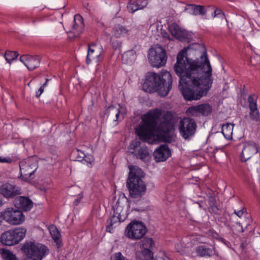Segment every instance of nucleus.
<instances>
[{
  "label": "nucleus",
  "mask_w": 260,
  "mask_h": 260,
  "mask_svg": "<svg viewBox=\"0 0 260 260\" xmlns=\"http://www.w3.org/2000/svg\"><path fill=\"white\" fill-rule=\"evenodd\" d=\"M172 78L171 74L167 71H162L158 74L151 73L147 76V81L143 88L147 92L157 91L161 96L167 95L172 88Z\"/></svg>",
  "instance_id": "obj_3"
},
{
  "label": "nucleus",
  "mask_w": 260,
  "mask_h": 260,
  "mask_svg": "<svg viewBox=\"0 0 260 260\" xmlns=\"http://www.w3.org/2000/svg\"><path fill=\"white\" fill-rule=\"evenodd\" d=\"M254 116L256 117L257 118H253V116H252L251 115V112H250V117H251V119H252L253 120H254L255 121H259V119H260V114H259V113H258V115L257 116L256 115V113H254Z\"/></svg>",
  "instance_id": "obj_51"
},
{
  "label": "nucleus",
  "mask_w": 260,
  "mask_h": 260,
  "mask_svg": "<svg viewBox=\"0 0 260 260\" xmlns=\"http://www.w3.org/2000/svg\"><path fill=\"white\" fill-rule=\"evenodd\" d=\"M0 193L7 199H12L21 194L20 187L9 183L0 186Z\"/></svg>",
  "instance_id": "obj_13"
},
{
  "label": "nucleus",
  "mask_w": 260,
  "mask_h": 260,
  "mask_svg": "<svg viewBox=\"0 0 260 260\" xmlns=\"http://www.w3.org/2000/svg\"><path fill=\"white\" fill-rule=\"evenodd\" d=\"M171 154V150L166 144L161 145L153 152V156L156 162L165 161Z\"/></svg>",
  "instance_id": "obj_16"
},
{
  "label": "nucleus",
  "mask_w": 260,
  "mask_h": 260,
  "mask_svg": "<svg viewBox=\"0 0 260 260\" xmlns=\"http://www.w3.org/2000/svg\"><path fill=\"white\" fill-rule=\"evenodd\" d=\"M79 200H76L75 201V204L76 205H77L79 203Z\"/></svg>",
  "instance_id": "obj_55"
},
{
  "label": "nucleus",
  "mask_w": 260,
  "mask_h": 260,
  "mask_svg": "<svg viewBox=\"0 0 260 260\" xmlns=\"http://www.w3.org/2000/svg\"><path fill=\"white\" fill-rule=\"evenodd\" d=\"M20 60L23 63L29 70H34L37 68L40 62L38 57H34L28 55H23L20 56Z\"/></svg>",
  "instance_id": "obj_18"
},
{
  "label": "nucleus",
  "mask_w": 260,
  "mask_h": 260,
  "mask_svg": "<svg viewBox=\"0 0 260 260\" xmlns=\"http://www.w3.org/2000/svg\"><path fill=\"white\" fill-rule=\"evenodd\" d=\"M21 249L26 256L24 260H42L49 252L45 245L31 241L26 242Z\"/></svg>",
  "instance_id": "obj_6"
},
{
  "label": "nucleus",
  "mask_w": 260,
  "mask_h": 260,
  "mask_svg": "<svg viewBox=\"0 0 260 260\" xmlns=\"http://www.w3.org/2000/svg\"><path fill=\"white\" fill-rule=\"evenodd\" d=\"M181 136L185 140H189L194 135V131H180Z\"/></svg>",
  "instance_id": "obj_39"
},
{
  "label": "nucleus",
  "mask_w": 260,
  "mask_h": 260,
  "mask_svg": "<svg viewBox=\"0 0 260 260\" xmlns=\"http://www.w3.org/2000/svg\"><path fill=\"white\" fill-rule=\"evenodd\" d=\"M213 17H222L223 16V13L222 11L220 9H216L214 10L213 14H212Z\"/></svg>",
  "instance_id": "obj_46"
},
{
  "label": "nucleus",
  "mask_w": 260,
  "mask_h": 260,
  "mask_svg": "<svg viewBox=\"0 0 260 260\" xmlns=\"http://www.w3.org/2000/svg\"><path fill=\"white\" fill-rule=\"evenodd\" d=\"M43 20L41 17H36L32 19L31 22L33 24H36V23L38 22L42 21Z\"/></svg>",
  "instance_id": "obj_49"
},
{
  "label": "nucleus",
  "mask_w": 260,
  "mask_h": 260,
  "mask_svg": "<svg viewBox=\"0 0 260 260\" xmlns=\"http://www.w3.org/2000/svg\"><path fill=\"white\" fill-rule=\"evenodd\" d=\"M142 248H152L154 245V242L152 238L146 237L142 241Z\"/></svg>",
  "instance_id": "obj_36"
},
{
  "label": "nucleus",
  "mask_w": 260,
  "mask_h": 260,
  "mask_svg": "<svg viewBox=\"0 0 260 260\" xmlns=\"http://www.w3.org/2000/svg\"><path fill=\"white\" fill-rule=\"evenodd\" d=\"M169 31L173 36L178 40H182L187 38V34L186 31L182 29L175 23H173L169 26Z\"/></svg>",
  "instance_id": "obj_22"
},
{
  "label": "nucleus",
  "mask_w": 260,
  "mask_h": 260,
  "mask_svg": "<svg viewBox=\"0 0 260 260\" xmlns=\"http://www.w3.org/2000/svg\"><path fill=\"white\" fill-rule=\"evenodd\" d=\"M234 124L231 123H226L221 125V130H233Z\"/></svg>",
  "instance_id": "obj_45"
},
{
  "label": "nucleus",
  "mask_w": 260,
  "mask_h": 260,
  "mask_svg": "<svg viewBox=\"0 0 260 260\" xmlns=\"http://www.w3.org/2000/svg\"><path fill=\"white\" fill-rule=\"evenodd\" d=\"M108 117L114 121H120L124 118V114L121 113L120 106L115 107L110 106L108 109Z\"/></svg>",
  "instance_id": "obj_23"
},
{
  "label": "nucleus",
  "mask_w": 260,
  "mask_h": 260,
  "mask_svg": "<svg viewBox=\"0 0 260 260\" xmlns=\"http://www.w3.org/2000/svg\"><path fill=\"white\" fill-rule=\"evenodd\" d=\"M148 57L151 66L157 68L164 66L167 60L165 49L159 45H156L149 49Z\"/></svg>",
  "instance_id": "obj_7"
},
{
  "label": "nucleus",
  "mask_w": 260,
  "mask_h": 260,
  "mask_svg": "<svg viewBox=\"0 0 260 260\" xmlns=\"http://www.w3.org/2000/svg\"><path fill=\"white\" fill-rule=\"evenodd\" d=\"M111 260H125V258L122 255L120 252H117L111 257Z\"/></svg>",
  "instance_id": "obj_43"
},
{
  "label": "nucleus",
  "mask_w": 260,
  "mask_h": 260,
  "mask_svg": "<svg viewBox=\"0 0 260 260\" xmlns=\"http://www.w3.org/2000/svg\"><path fill=\"white\" fill-rule=\"evenodd\" d=\"M12 160L11 158H2L1 157H0V162L11 163V162H12Z\"/></svg>",
  "instance_id": "obj_48"
},
{
  "label": "nucleus",
  "mask_w": 260,
  "mask_h": 260,
  "mask_svg": "<svg viewBox=\"0 0 260 260\" xmlns=\"http://www.w3.org/2000/svg\"><path fill=\"white\" fill-rule=\"evenodd\" d=\"M84 28L83 19L79 14H76L74 16L73 24L69 34H72L75 37H77L83 32Z\"/></svg>",
  "instance_id": "obj_15"
},
{
  "label": "nucleus",
  "mask_w": 260,
  "mask_h": 260,
  "mask_svg": "<svg viewBox=\"0 0 260 260\" xmlns=\"http://www.w3.org/2000/svg\"><path fill=\"white\" fill-rule=\"evenodd\" d=\"M44 88L43 87L41 86L40 88L38 90V92H40V93H42L44 92Z\"/></svg>",
  "instance_id": "obj_53"
},
{
  "label": "nucleus",
  "mask_w": 260,
  "mask_h": 260,
  "mask_svg": "<svg viewBox=\"0 0 260 260\" xmlns=\"http://www.w3.org/2000/svg\"><path fill=\"white\" fill-rule=\"evenodd\" d=\"M142 253L144 255H145L146 258H150L152 257V253L150 250L151 248L145 249L143 248Z\"/></svg>",
  "instance_id": "obj_44"
},
{
  "label": "nucleus",
  "mask_w": 260,
  "mask_h": 260,
  "mask_svg": "<svg viewBox=\"0 0 260 260\" xmlns=\"http://www.w3.org/2000/svg\"><path fill=\"white\" fill-rule=\"evenodd\" d=\"M2 216L4 220L14 225L20 224L25 219L24 216L21 211L13 208H7L2 213Z\"/></svg>",
  "instance_id": "obj_10"
},
{
  "label": "nucleus",
  "mask_w": 260,
  "mask_h": 260,
  "mask_svg": "<svg viewBox=\"0 0 260 260\" xmlns=\"http://www.w3.org/2000/svg\"><path fill=\"white\" fill-rule=\"evenodd\" d=\"M41 189L42 190H43V191H45V188H41Z\"/></svg>",
  "instance_id": "obj_56"
},
{
  "label": "nucleus",
  "mask_w": 260,
  "mask_h": 260,
  "mask_svg": "<svg viewBox=\"0 0 260 260\" xmlns=\"http://www.w3.org/2000/svg\"><path fill=\"white\" fill-rule=\"evenodd\" d=\"M84 160L90 164H91L93 161V156L90 155L89 157L85 156Z\"/></svg>",
  "instance_id": "obj_50"
},
{
  "label": "nucleus",
  "mask_w": 260,
  "mask_h": 260,
  "mask_svg": "<svg viewBox=\"0 0 260 260\" xmlns=\"http://www.w3.org/2000/svg\"><path fill=\"white\" fill-rule=\"evenodd\" d=\"M185 10L194 15H204L206 14L205 7L201 5H187L185 8Z\"/></svg>",
  "instance_id": "obj_25"
},
{
  "label": "nucleus",
  "mask_w": 260,
  "mask_h": 260,
  "mask_svg": "<svg viewBox=\"0 0 260 260\" xmlns=\"http://www.w3.org/2000/svg\"><path fill=\"white\" fill-rule=\"evenodd\" d=\"M139 139L143 141L153 144L164 142L171 143L175 141L174 131H135Z\"/></svg>",
  "instance_id": "obj_5"
},
{
  "label": "nucleus",
  "mask_w": 260,
  "mask_h": 260,
  "mask_svg": "<svg viewBox=\"0 0 260 260\" xmlns=\"http://www.w3.org/2000/svg\"><path fill=\"white\" fill-rule=\"evenodd\" d=\"M126 217H122L116 214V213L113 212V215L111 219L108 220V225L106 227V231L108 232L111 233V229L113 226L115 227V224L119 223L121 221H123Z\"/></svg>",
  "instance_id": "obj_26"
},
{
  "label": "nucleus",
  "mask_w": 260,
  "mask_h": 260,
  "mask_svg": "<svg viewBox=\"0 0 260 260\" xmlns=\"http://www.w3.org/2000/svg\"><path fill=\"white\" fill-rule=\"evenodd\" d=\"M189 47L177 54L174 69L180 77L179 87L186 101L198 100L207 95L213 83L212 70L206 52L200 58L187 57Z\"/></svg>",
  "instance_id": "obj_1"
},
{
  "label": "nucleus",
  "mask_w": 260,
  "mask_h": 260,
  "mask_svg": "<svg viewBox=\"0 0 260 260\" xmlns=\"http://www.w3.org/2000/svg\"><path fill=\"white\" fill-rule=\"evenodd\" d=\"M233 140L234 141L240 140L244 136L243 131H233Z\"/></svg>",
  "instance_id": "obj_40"
},
{
  "label": "nucleus",
  "mask_w": 260,
  "mask_h": 260,
  "mask_svg": "<svg viewBox=\"0 0 260 260\" xmlns=\"http://www.w3.org/2000/svg\"><path fill=\"white\" fill-rule=\"evenodd\" d=\"M196 123L190 118L184 117L179 122V130H196Z\"/></svg>",
  "instance_id": "obj_24"
},
{
  "label": "nucleus",
  "mask_w": 260,
  "mask_h": 260,
  "mask_svg": "<svg viewBox=\"0 0 260 260\" xmlns=\"http://www.w3.org/2000/svg\"><path fill=\"white\" fill-rule=\"evenodd\" d=\"M258 152L256 144L253 142H245L241 152V159L242 161H246Z\"/></svg>",
  "instance_id": "obj_14"
},
{
  "label": "nucleus",
  "mask_w": 260,
  "mask_h": 260,
  "mask_svg": "<svg viewBox=\"0 0 260 260\" xmlns=\"http://www.w3.org/2000/svg\"><path fill=\"white\" fill-rule=\"evenodd\" d=\"M197 252L201 256H211L214 252V248H209L205 246H200L197 248Z\"/></svg>",
  "instance_id": "obj_31"
},
{
  "label": "nucleus",
  "mask_w": 260,
  "mask_h": 260,
  "mask_svg": "<svg viewBox=\"0 0 260 260\" xmlns=\"http://www.w3.org/2000/svg\"><path fill=\"white\" fill-rule=\"evenodd\" d=\"M88 49L86 57V62L90 63L91 61H94L98 63L101 60V52L99 48L94 44H88Z\"/></svg>",
  "instance_id": "obj_17"
},
{
  "label": "nucleus",
  "mask_w": 260,
  "mask_h": 260,
  "mask_svg": "<svg viewBox=\"0 0 260 260\" xmlns=\"http://www.w3.org/2000/svg\"><path fill=\"white\" fill-rule=\"evenodd\" d=\"M234 214L235 215H236L239 218H241V217H243V216L245 215H244V212L242 210H238L237 211L235 210Z\"/></svg>",
  "instance_id": "obj_47"
},
{
  "label": "nucleus",
  "mask_w": 260,
  "mask_h": 260,
  "mask_svg": "<svg viewBox=\"0 0 260 260\" xmlns=\"http://www.w3.org/2000/svg\"><path fill=\"white\" fill-rule=\"evenodd\" d=\"M140 142L138 140L133 141L129 146L128 152L134 154L136 151L135 150L140 146Z\"/></svg>",
  "instance_id": "obj_37"
},
{
  "label": "nucleus",
  "mask_w": 260,
  "mask_h": 260,
  "mask_svg": "<svg viewBox=\"0 0 260 260\" xmlns=\"http://www.w3.org/2000/svg\"><path fill=\"white\" fill-rule=\"evenodd\" d=\"M5 254L6 258L7 260H18L16 256L9 250H6L5 252Z\"/></svg>",
  "instance_id": "obj_42"
},
{
  "label": "nucleus",
  "mask_w": 260,
  "mask_h": 260,
  "mask_svg": "<svg viewBox=\"0 0 260 260\" xmlns=\"http://www.w3.org/2000/svg\"><path fill=\"white\" fill-rule=\"evenodd\" d=\"M112 37L111 39V44L113 48L115 50L120 49L121 47V42Z\"/></svg>",
  "instance_id": "obj_38"
},
{
  "label": "nucleus",
  "mask_w": 260,
  "mask_h": 260,
  "mask_svg": "<svg viewBox=\"0 0 260 260\" xmlns=\"http://www.w3.org/2000/svg\"><path fill=\"white\" fill-rule=\"evenodd\" d=\"M233 131H220L221 134H222L227 140H233Z\"/></svg>",
  "instance_id": "obj_41"
},
{
  "label": "nucleus",
  "mask_w": 260,
  "mask_h": 260,
  "mask_svg": "<svg viewBox=\"0 0 260 260\" xmlns=\"http://www.w3.org/2000/svg\"><path fill=\"white\" fill-rule=\"evenodd\" d=\"M212 111V107L209 104H202L189 107L186 113L192 116H208Z\"/></svg>",
  "instance_id": "obj_12"
},
{
  "label": "nucleus",
  "mask_w": 260,
  "mask_h": 260,
  "mask_svg": "<svg viewBox=\"0 0 260 260\" xmlns=\"http://www.w3.org/2000/svg\"><path fill=\"white\" fill-rule=\"evenodd\" d=\"M137 158H140L144 161H148L150 158V154L149 153L147 147H142L138 150V152L134 153Z\"/></svg>",
  "instance_id": "obj_30"
},
{
  "label": "nucleus",
  "mask_w": 260,
  "mask_h": 260,
  "mask_svg": "<svg viewBox=\"0 0 260 260\" xmlns=\"http://www.w3.org/2000/svg\"><path fill=\"white\" fill-rule=\"evenodd\" d=\"M209 198L210 212L217 213L218 211V209L216 206V202L215 197L210 195Z\"/></svg>",
  "instance_id": "obj_35"
},
{
  "label": "nucleus",
  "mask_w": 260,
  "mask_h": 260,
  "mask_svg": "<svg viewBox=\"0 0 260 260\" xmlns=\"http://www.w3.org/2000/svg\"><path fill=\"white\" fill-rule=\"evenodd\" d=\"M136 59V53L134 50L125 52L122 55V62L126 64L133 63Z\"/></svg>",
  "instance_id": "obj_27"
},
{
  "label": "nucleus",
  "mask_w": 260,
  "mask_h": 260,
  "mask_svg": "<svg viewBox=\"0 0 260 260\" xmlns=\"http://www.w3.org/2000/svg\"><path fill=\"white\" fill-rule=\"evenodd\" d=\"M127 204L124 199H118L116 204L113 206V212L116 214L126 217L127 216Z\"/></svg>",
  "instance_id": "obj_20"
},
{
  "label": "nucleus",
  "mask_w": 260,
  "mask_h": 260,
  "mask_svg": "<svg viewBox=\"0 0 260 260\" xmlns=\"http://www.w3.org/2000/svg\"><path fill=\"white\" fill-rule=\"evenodd\" d=\"M42 93H40V92H38V91L36 92V97L37 98H39L40 96V95H41Z\"/></svg>",
  "instance_id": "obj_54"
},
{
  "label": "nucleus",
  "mask_w": 260,
  "mask_h": 260,
  "mask_svg": "<svg viewBox=\"0 0 260 260\" xmlns=\"http://www.w3.org/2000/svg\"><path fill=\"white\" fill-rule=\"evenodd\" d=\"M128 30L120 25L114 26L112 31V36L115 38L124 37L128 35Z\"/></svg>",
  "instance_id": "obj_28"
},
{
  "label": "nucleus",
  "mask_w": 260,
  "mask_h": 260,
  "mask_svg": "<svg viewBox=\"0 0 260 260\" xmlns=\"http://www.w3.org/2000/svg\"><path fill=\"white\" fill-rule=\"evenodd\" d=\"M14 204L18 209L25 211L30 210L32 207V202L28 198L22 196L16 198L14 200Z\"/></svg>",
  "instance_id": "obj_19"
},
{
  "label": "nucleus",
  "mask_w": 260,
  "mask_h": 260,
  "mask_svg": "<svg viewBox=\"0 0 260 260\" xmlns=\"http://www.w3.org/2000/svg\"><path fill=\"white\" fill-rule=\"evenodd\" d=\"M48 229L52 239L56 243L57 248H59L60 244L61 243L60 234L56 226L53 225L49 226Z\"/></svg>",
  "instance_id": "obj_29"
},
{
  "label": "nucleus",
  "mask_w": 260,
  "mask_h": 260,
  "mask_svg": "<svg viewBox=\"0 0 260 260\" xmlns=\"http://www.w3.org/2000/svg\"><path fill=\"white\" fill-rule=\"evenodd\" d=\"M49 81V79H46V81L43 84L42 86H41L42 87H43V88H44L47 85V84H48V82Z\"/></svg>",
  "instance_id": "obj_52"
},
{
  "label": "nucleus",
  "mask_w": 260,
  "mask_h": 260,
  "mask_svg": "<svg viewBox=\"0 0 260 260\" xmlns=\"http://www.w3.org/2000/svg\"><path fill=\"white\" fill-rule=\"evenodd\" d=\"M176 122L172 112L155 108L142 115L139 128L135 130H174Z\"/></svg>",
  "instance_id": "obj_2"
},
{
  "label": "nucleus",
  "mask_w": 260,
  "mask_h": 260,
  "mask_svg": "<svg viewBox=\"0 0 260 260\" xmlns=\"http://www.w3.org/2000/svg\"><path fill=\"white\" fill-rule=\"evenodd\" d=\"M26 232V229L23 228L8 231L1 235V242L8 246L17 244L25 237Z\"/></svg>",
  "instance_id": "obj_8"
},
{
  "label": "nucleus",
  "mask_w": 260,
  "mask_h": 260,
  "mask_svg": "<svg viewBox=\"0 0 260 260\" xmlns=\"http://www.w3.org/2000/svg\"><path fill=\"white\" fill-rule=\"evenodd\" d=\"M18 55V53L16 51L7 50L5 52V58L8 62L11 63L17 57Z\"/></svg>",
  "instance_id": "obj_34"
},
{
  "label": "nucleus",
  "mask_w": 260,
  "mask_h": 260,
  "mask_svg": "<svg viewBox=\"0 0 260 260\" xmlns=\"http://www.w3.org/2000/svg\"><path fill=\"white\" fill-rule=\"evenodd\" d=\"M250 219L248 218V217L244 215L243 217V219L240 221L237 222V225H238V231L240 232H243V226L247 228L248 225L250 224Z\"/></svg>",
  "instance_id": "obj_33"
},
{
  "label": "nucleus",
  "mask_w": 260,
  "mask_h": 260,
  "mask_svg": "<svg viewBox=\"0 0 260 260\" xmlns=\"http://www.w3.org/2000/svg\"><path fill=\"white\" fill-rule=\"evenodd\" d=\"M147 4V0H130L127 6V10L129 12L134 13L144 9Z\"/></svg>",
  "instance_id": "obj_21"
},
{
  "label": "nucleus",
  "mask_w": 260,
  "mask_h": 260,
  "mask_svg": "<svg viewBox=\"0 0 260 260\" xmlns=\"http://www.w3.org/2000/svg\"><path fill=\"white\" fill-rule=\"evenodd\" d=\"M128 168L129 172L126 186L128 188L129 194L133 198H141L146 190V185L142 179L144 177V174L137 166H129Z\"/></svg>",
  "instance_id": "obj_4"
},
{
  "label": "nucleus",
  "mask_w": 260,
  "mask_h": 260,
  "mask_svg": "<svg viewBox=\"0 0 260 260\" xmlns=\"http://www.w3.org/2000/svg\"><path fill=\"white\" fill-rule=\"evenodd\" d=\"M146 232L147 228L142 222L133 221L127 226L125 235L131 239L138 240L142 238Z\"/></svg>",
  "instance_id": "obj_9"
},
{
  "label": "nucleus",
  "mask_w": 260,
  "mask_h": 260,
  "mask_svg": "<svg viewBox=\"0 0 260 260\" xmlns=\"http://www.w3.org/2000/svg\"><path fill=\"white\" fill-rule=\"evenodd\" d=\"M248 102L249 103V108L251 112V115L253 116V118H257L254 116V113L256 114L257 116L258 115V112L257 111L256 101L254 95H250L248 97Z\"/></svg>",
  "instance_id": "obj_32"
},
{
  "label": "nucleus",
  "mask_w": 260,
  "mask_h": 260,
  "mask_svg": "<svg viewBox=\"0 0 260 260\" xmlns=\"http://www.w3.org/2000/svg\"><path fill=\"white\" fill-rule=\"evenodd\" d=\"M20 177L26 179L30 178L38 168L36 160L29 158L26 161H22L19 163Z\"/></svg>",
  "instance_id": "obj_11"
}]
</instances>
